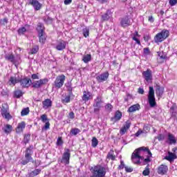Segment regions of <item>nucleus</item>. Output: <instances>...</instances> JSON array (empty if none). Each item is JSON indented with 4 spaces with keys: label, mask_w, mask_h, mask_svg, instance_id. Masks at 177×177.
<instances>
[{
    "label": "nucleus",
    "mask_w": 177,
    "mask_h": 177,
    "mask_svg": "<svg viewBox=\"0 0 177 177\" xmlns=\"http://www.w3.org/2000/svg\"><path fill=\"white\" fill-rule=\"evenodd\" d=\"M140 156H141L142 160H143V165L149 164L151 161V157L153 154L150 149L147 147H141L137 149Z\"/></svg>",
    "instance_id": "nucleus-1"
},
{
    "label": "nucleus",
    "mask_w": 177,
    "mask_h": 177,
    "mask_svg": "<svg viewBox=\"0 0 177 177\" xmlns=\"http://www.w3.org/2000/svg\"><path fill=\"white\" fill-rule=\"evenodd\" d=\"M106 167L98 165L92 168L90 177H106Z\"/></svg>",
    "instance_id": "nucleus-2"
},
{
    "label": "nucleus",
    "mask_w": 177,
    "mask_h": 177,
    "mask_svg": "<svg viewBox=\"0 0 177 177\" xmlns=\"http://www.w3.org/2000/svg\"><path fill=\"white\" fill-rule=\"evenodd\" d=\"M169 37V31L167 30H163L160 32L156 35L154 37V42L156 44H159V42H162L165 39H167Z\"/></svg>",
    "instance_id": "nucleus-3"
},
{
    "label": "nucleus",
    "mask_w": 177,
    "mask_h": 177,
    "mask_svg": "<svg viewBox=\"0 0 177 177\" xmlns=\"http://www.w3.org/2000/svg\"><path fill=\"white\" fill-rule=\"evenodd\" d=\"M32 147H29L26 149L25 151V160L21 161L22 165H26L28 162H34V159H32Z\"/></svg>",
    "instance_id": "nucleus-4"
},
{
    "label": "nucleus",
    "mask_w": 177,
    "mask_h": 177,
    "mask_svg": "<svg viewBox=\"0 0 177 177\" xmlns=\"http://www.w3.org/2000/svg\"><path fill=\"white\" fill-rule=\"evenodd\" d=\"M131 161L133 164H136L137 165H143V159H142V156L139 154V151L136 149L132 155H131Z\"/></svg>",
    "instance_id": "nucleus-5"
},
{
    "label": "nucleus",
    "mask_w": 177,
    "mask_h": 177,
    "mask_svg": "<svg viewBox=\"0 0 177 177\" xmlns=\"http://www.w3.org/2000/svg\"><path fill=\"white\" fill-rule=\"evenodd\" d=\"M148 102L150 107H156L157 102H156V97L154 96V88H153V86H149Z\"/></svg>",
    "instance_id": "nucleus-6"
},
{
    "label": "nucleus",
    "mask_w": 177,
    "mask_h": 177,
    "mask_svg": "<svg viewBox=\"0 0 177 177\" xmlns=\"http://www.w3.org/2000/svg\"><path fill=\"white\" fill-rule=\"evenodd\" d=\"M71 157V152L69 149H65L64 152L62 155V158L60 160L62 164H64V165H68L70 164V158Z\"/></svg>",
    "instance_id": "nucleus-7"
},
{
    "label": "nucleus",
    "mask_w": 177,
    "mask_h": 177,
    "mask_svg": "<svg viewBox=\"0 0 177 177\" xmlns=\"http://www.w3.org/2000/svg\"><path fill=\"white\" fill-rule=\"evenodd\" d=\"M103 100L102 99V96H97L96 99L94 100V113H99L100 111V109L103 107Z\"/></svg>",
    "instance_id": "nucleus-8"
},
{
    "label": "nucleus",
    "mask_w": 177,
    "mask_h": 177,
    "mask_svg": "<svg viewBox=\"0 0 177 177\" xmlns=\"http://www.w3.org/2000/svg\"><path fill=\"white\" fill-rule=\"evenodd\" d=\"M64 81H66V76L64 75H59L54 82L55 88L60 89L64 85Z\"/></svg>",
    "instance_id": "nucleus-9"
},
{
    "label": "nucleus",
    "mask_w": 177,
    "mask_h": 177,
    "mask_svg": "<svg viewBox=\"0 0 177 177\" xmlns=\"http://www.w3.org/2000/svg\"><path fill=\"white\" fill-rule=\"evenodd\" d=\"M1 114L3 118H6V120H12V115L9 112V106L7 105V104H2Z\"/></svg>",
    "instance_id": "nucleus-10"
},
{
    "label": "nucleus",
    "mask_w": 177,
    "mask_h": 177,
    "mask_svg": "<svg viewBox=\"0 0 177 177\" xmlns=\"http://www.w3.org/2000/svg\"><path fill=\"white\" fill-rule=\"evenodd\" d=\"M142 77L147 84L153 82V72L150 69H147L142 72Z\"/></svg>",
    "instance_id": "nucleus-11"
},
{
    "label": "nucleus",
    "mask_w": 177,
    "mask_h": 177,
    "mask_svg": "<svg viewBox=\"0 0 177 177\" xmlns=\"http://www.w3.org/2000/svg\"><path fill=\"white\" fill-rule=\"evenodd\" d=\"M176 151H177V147H174L171 149V152L168 151V154L165 157V160L169 161V162H174V160L177 159Z\"/></svg>",
    "instance_id": "nucleus-12"
},
{
    "label": "nucleus",
    "mask_w": 177,
    "mask_h": 177,
    "mask_svg": "<svg viewBox=\"0 0 177 177\" xmlns=\"http://www.w3.org/2000/svg\"><path fill=\"white\" fill-rule=\"evenodd\" d=\"M48 79H41L38 81H35L32 83V85L33 88H36L37 89L41 88L42 85H45L46 84H48Z\"/></svg>",
    "instance_id": "nucleus-13"
},
{
    "label": "nucleus",
    "mask_w": 177,
    "mask_h": 177,
    "mask_svg": "<svg viewBox=\"0 0 177 177\" xmlns=\"http://www.w3.org/2000/svg\"><path fill=\"white\" fill-rule=\"evenodd\" d=\"M168 166L167 165H160L157 168L158 175H167L168 174Z\"/></svg>",
    "instance_id": "nucleus-14"
},
{
    "label": "nucleus",
    "mask_w": 177,
    "mask_h": 177,
    "mask_svg": "<svg viewBox=\"0 0 177 177\" xmlns=\"http://www.w3.org/2000/svg\"><path fill=\"white\" fill-rule=\"evenodd\" d=\"M20 81H21V77L16 74L15 76H12L10 77V80H9L10 85H13L15 86L16 84H19Z\"/></svg>",
    "instance_id": "nucleus-15"
},
{
    "label": "nucleus",
    "mask_w": 177,
    "mask_h": 177,
    "mask_svg": "<svg viewBox=\"0 0 177 177\" xmlns=\"http://www.w3.org/2000/svg\"><path fill=\"white\" fill-rule=\"evenodd\" d=\"M166 143L168 145H176V137L171 133H168Z\"/></svg>",
    "instance_id": "nucleus-16"
},
{
    "label": "nucleus",
    "mask_w": 177,
    "mask_h": 177,
    "mask_svg": "<svg viewBox=\"0 0 177 177\" xmlns=\"http://www.w3.org/2000/svg\"><path fill=\"white\" fill-rule=\"evenodd\" d=\"M120 24L122 27H129V26H132V22L131 21V19L129 17H125L122 19L120 21Z\"/></svg>",
    "instance_id": "nucleus-17"
},
{
    "label": "nucleus",
    "mask_w": 177,
    "mask_h": 177,
    "mask_svg": "<svg viewBox=\"0 0 177 177\" xmlns=\"http://www.w3.org/2000/svg\"><path fill=\"white\" fill-rule=\"evenodd\" d=\"M29 4L34 8L35 10H40L42 8V4L37 0H30Z\"/></svg>",
    "instance_id": "nucleus-18"
},
{
    "label": "nucleus",
    "mask_w": 177,
    "mask_h": 177,
    "mask_svg": "<svg viewBox=\"0 0 177 177\" xmlns=\"http://www.w3.org/2000/svg\"><path fill=\"white\" fill-rule=\"evenodd\" d=\"M67 45V43H66L64 40H59L57 42L55 49L57 50H64V49H66V46Z\"/></svg>",
    "instance_id": "nucleus-19"
},
{
    "label": "nucleus",
    "mask_w": 177,
    "mask_h": 177,
    "mask_svg": "<svg viewBox=\"0 0 177 177\" xmlns=\"http://www.w3.org/2000/svg\"><path fill=\"white\" fill-rule=\"evenodd\" d=\"M92 99H93V95H92V93L89 92L88 91H84L83 92L82 100L84 102H88V100H91Z\"/></svg>",
    "instance_id": "nucleus-20"
},
{
    "label": "nucleus",
    "mask_w": 177,
    "mask_h": 177,
    "mask_svg": "<svg viewBox=\"0 0 177 177\" xmlns=\"http://www.w3.org/2000/svg\"><path fill=\"white\" fill-rule=\"evenodd\" d=\"M131 128V120H127L124 127H122L120 130V135H125V133Z\"/></svg>",
    "instance_id": "nucleus-21"
},
{
    "label": "nucleus",
    "mask_w": 177,
    "mask_h": 177,
    "mask_svg": "<svg viewBox=\"0 0 177 177\" xmlns=\"http://www.w3.org/2000/svg\"><path fill=\"white\" fill-rule=\"evenodd\" d=\"M107 78H109V72H105L96 77V80L99 82H104V81H107Z\"/></svg>",
    "instance_id": "nucleus-22"
},
{
    "label": "nucleus",
    "mask_w": 177,
    "mask_h": 177,
    "mask_svg": "<svg viewBox=\"0 0 177 177\" xmlns=\"http://www.w3.org/2000/svg\"><path fill=\"white\" fill-rule=\"evenodd\" d=\"M26 129V122H21L17 124L15 129L17 133H21L23 131Z\"/></svg>",
    "instance_id": "nucleus-23"
},
{
    "label": "nucleus",
    "mask_w": 177,
    "mask_h": 177,
    "mask_svg": "<svg viewBox=\"0 0 177 177\" xmlns=\"http://www.w3.org/2000/svg\"><path fill=\"white\" fill-rule=\"evenodd\" d=\"M122 118V113L120 111H117L115 113L114 117L111 118V120L113 122H117V121H120L121 118Z\"/></svg>",
    "instance_id": "nucleus-24"
},
{
    "label": "nucleus",
    "mask_w": 177,
    "mask_h": 177,
    "mask_svg": "<svg viewBox=\"0 0 177 177\" xmlns=\"http://www.w3.org/2000/svg\"><path fill=\"white\" fill-rule=\"evenodd\" d=\"M140 110V105L139 104H133L128 109V113H135V111H138Z\"/></svg>",
    "instance_id": "nucleus-25"
},
{
    "label": "nucleus",
    "mask_w": 177,
    "mask_h": 177,
    "mask_svg": "<svg viewBox=\"0 0 177 177\" xmlns=\"http://www.w3.org/2000/svg\"><path fill=\"white\" fill-rule=\"evenodd\" d=\"M43 109L46 110V109H49V107H52V100L50 99H46L42 102Z\"/></svg>",
    "instance_id": "nucleus-26"
},
{
    "label": "nucleus",
    "mask_w": 177,
    "mask_h": 177,
    "mask_svg": "<svg viewBox=\"0 0 177 177\" xmlns=\"http://www.w3.org/2000/svg\"><path fill=\"white\" fill-rule=\"evenodd\" d=\"M19 82H21V85L23 88H28L30 86V79H21V77Z\"/></svg>",
    "instance_id": "nucleus-27"
},
{
    "label": "nucleus",
    "mask_w": 177,
    "mask_h": 177,
    "mask_svg": "<svg viewBox=\"0 0 177 177\" xmlns=\"http://www.w3.org/2000/svg\"><path fill=\"white\" fill-rule=\"evenodd\" d=\"M164 93V88L163 87H160V86H158L156 87V94L158 97H162V95Z\"/></svg>",
    "instance_id": "nucleus-28"
},
{
    "label": "nucleus",
    "mask_w": 177,
    "mask_h": 177,
    "mask_svg": "<svg viewBox=\"0 0 177 177\" xmlns=\"http://www.w3.org/2000/svg\"><path fill=\"white\" fill-rule=\"evenodd\" d=\"M71 100V97L70 95H63L62 97V103L64 104H67V103H70Z\"/></svg>",
    "instance_id": "nucleus-29"
},
{
    "label": "nucleus",
    "mask_w": 177,
    "mask_h": 177,
    "mask_svg": "<svg viewBox=\"0 0 177 177\" xmlns=\"http://www.w3.org/2000/svg\"><path fill=\"white\" fill-rule=\"evenodd\" d=\"M13 129V127L10 124H4L3 131L5 133H10Z\"/></svg>",
    "instance_id": "nucleus-30"
},
{
    "label": "nucleus",
    "mask_w": 177,
    "mask_h": 177,
    "mask_svg": "<svg viewBox=\"0 0 177 177\" xmlns=\"http://www.w3.org/2000/svg\"><path fill=\"white\" fill-rule=\"evenodd\" d=\"M110 17H111V11L110 10H108L105 14L102 15V19L104 21H107Z\"/></svg>",
    "instance_id": "nucleus-31"
},
{
    "label": "nucleus",
    "mask_w": 177,
    "mask_h": 177,
    "mask_svg": "<svg viewBox=\"0 0 177 177\" xmlns=\"http://www.w3.org/2000/svg\"><path fill=\"white\" fill-rule=\"evenodd\" d=\"M92 60V55L91 54H86L83 56L82 62L84 63H89Z\"/></svg>",
    "instance_id": "nucleus-32"
},
{
    "label": "nucleus",
    "mask_w": 177,
    "mask_h": 177,
    "mask_svg": "<svg viewBox=\"0 0 177 177\" xmlns=\"http://www.w3.org/2000/svg\"><path fill=\"white\" fill-rule=\"evenodd\" d=\"M106 158H108V160H112V161H114V160H115V156H114L113 150H110L106 156Z\"/></svg>",
    "instance_id": "nucleus-33"
},
{
    "label": "nucleus",
    "mask_w": 177,
    "mask_h": 177,
    "mask_svg": "<svg viewBox=\"0 0 177 177\" xmlns=\"http://www.w3.org/2000/svg\"><path fill=\"white\" fill-rule=\"evenodd\" d=\"M44 30H45V28L44 27V24H39L37 25V30L38 34H44L45 32H44Z\"/></svg>",
    "instance_id": "nucleus-34"
},
{
    "label": "nucleus",
    "mask_w": 177,
    "mask_h": 177,
    "mask_svg": "<svg viewBox=\"0 0 177 177\" xmlns=\"http://www.w3.org/2000/svg\"><path fill=\"white\" fill-rule=\"evenodd\" d=\"M5 59L11 63H15V55L13 54H8L5 56Z\"/></svg>",
    "instance_id": "nucleus-35"
},
{
    "label": "nucleus",
    "mask_w": 177,
    "mask_h": 177,
    "mask_svg": "<svg viewBox=\"0 0 177 177\" xmlns=\"http://www.w3.org/2000/svg\"><path fill=\"white\" fill-rule=\"evenodd\" d=\"M39 39L41 44H45V41H46V36L45 35V33H39Z\"/></svg>",
    "instance_id": "nucleus-36"
},
{
    "label": "nucleus",
    "mask_w": 177,
    "mask_h": 177,
    "mask_svg": "<svg viewBox=\"0 0 177 177\" xmlns=\"http://www.w3.org/2000/svg\"><path fill=\"white\" fill-rule=\"evenodd\" d=\"M15 97H17V99H19L23 96V92L21 90H17L14 92Z\"/></svg>",
    "instance_id": "nucleus-37"
},
{
    "label": "nucleus",
    "mask_w": 177,
    "mask_h": 177,
    "mask_svg": "<svg viewBox=\"0 0 177 177\" xmlns=\"http://www.w3.org/2000/svg\"><path fill=\"white\" fill-rule=\"evenodd\" d=\"M39 50V47L38 46H34L31 49H30V55H35Z\"/></svg>",
    "instance_id": "nucleus-38"
},
{
    "label": "nucleus",
    "mask_w": 177,
    "mask_h": 177,
    "mask_svg": "<svg viewBox=\"0 0 177 177\" xmlns=\"http://www.w3.org/2000/svg\"><path fill=\"white\" fill-rule=\"evenodd\" d=\"M99 145V141L97 140V138L96 137H93L91 140V146L92 147H96Z\"/></svg>",
    "instance_id": "nucleus-39"
},
{
    "label": "nucleus",
    "mask_w": 177,
    "mask_h": 177,
    "mask_svg": "<svg viewBox=\"0 0 177 177\" xmlns=\"http://www.w3.org/2000/svg\"><path fill=\"white\" fill-rule=\"evenodd\" d=\"M80 132H81V130H80L77 128H75V129H71V135H78V133H80Z\"/></svg>",
    "instance_id": "nucleus-40"
},
{
    "label": "nucleus",
    "mask_w": 177,
    "mask_h": 177,
    "mask_svg": "<svg viewBox=\"0 0 177 177\" xmlns=\"http://www.w3.org/2000/svg\"><path fill=\"white\" fill-rule=\"evenodd\" d=\"M30 113V108H24L21 112V115H27Z\"/></svg>",
    "instance_id": "nucleus-41"
},
{
    "label": "nucleus",
    "mask_w": 177,
    "mask_h": 177,
    "mask_svg": "<svg viewBox=\"0 0 177 177\" xmlns=\"http://www.w3.org/2000/svg\"><path fill=\"white\" fill-rule=\"evenodd\" d=\"M142 175H144V176L150 175V169L149 168V165H147L145 167V169L142 171Z\"/></svg>",
    "instance_id": "nucleus-42"
},
{
    "label": "nucleus",
    "mask_w": 177,
    "mask_h": 177,
    "mask_svg": "<svg viewBox=\"0 0 177 177\" xmlns=\"http://www.w3.org/2000/svg\"><path fill=\"white\" fill-rule=\"evenodd\" d=\"M83 35L85 37V38H87V37H89V28H84L83 29Z\"/></svg>",
    "instance_id": "nucleus-43"
},
{
    "label": "nucleus",
    "mask_w": 177,
    "mask_h": 177,
    "mask_svg": "<svg viewBox=\"0 0 177 177\" xmlns=\"http://www.w3.org/2000/svg\"><path fill=\"white\" fill-rule=\"evenodd\" d=\"M42 122H49V119H48V115L46 114H43L40 117Z\"/></svg>",
    "instance_id": "nucleus-44"
},
{
    "label": "nucleus",
    "mask_w": 177,
    "mask_h": 177,
    "mask_svg": "<svg viewBox=\"0 0 177 177\" xmlns=\"http://www.w3.org/2000/svg\"><path fill=\"white\" fill-rule=\"evenodd\" d=\"M48 129H50V123H49V122L45 123L44 127L42 128V131H48Z\"/></svg>",
    "instance_id": "nucleus-45"
},
{
    "label": "nucleus",
    "mask_w": 177,
    "mask_h": 177,
    "mask_svg": "<svg viewBox=\"0 0 177 177\" xmlns=\"http://www.w3.org/2000/svg\"><path fill=\"white\" fill-rule=\"evenodd\" d=\"M8 18L0 19V26H6V24H8Z\"/></svg>",
    "instance_id": "nucleus-46"
},
{
    "label": "nucleus",
    "mask_w": 177,
    "mask_h": 177,
    "mask_svg": "<svg viewBox=\"0 0 177 177\" xmlns=\"http://www.w3.org/2000/svg\"><path fill=\"white\" fill-rule=\"evenodd\" d=\"M26 31H27V29H26L24 27H22L18 30V34L19 35H23Z\"/></svg>",
    "instance_id": "nucleus-47"
},
{
    "label": "nucleus",
    "mask_w": 177,
    "mask_h": 177,
    "mask_svg": "<svg viewBox=\"0 0 177 177\" xmlns=\"http://www.w3.org/2000/svg\"><path fill=\"white\" fill-rule=\"evenodd\" d=\"M105 109L106 110V111H112L113 105H111V104H106L105 105Z\"/></svg>",
    "instance_id": "nucleus-48"
},
{
    "label": "nucleus",
    "mask_w": 177,
    "mask_h": 177,
    "mask_svg": "<svg viewBox=\"0 0 177 177\" xmlns=\"http://www.w3.org/2000/svg\"><path fill=\"white\" fill-rule=\"evenodd\" d=\"M62 145H63V140L62 139V137H59L57 140V145L62 146Z\"/></svg>",
    "instance_id": "nucleus-49"
},
{
    "label": "nucleus",
    "mask_w": 177,
    "mask_h": 177,
    "mask_svg": "<svg viewBox=\"0 0 177 177\" xmlns=\"http://www.w3.org/2000/svg\"><path fill=\"white\" fill-rule=\"evenodd\" d=\"M169 3L171 6H175L177 3V0H169Z\"/></svg>",
    "instance_id": "nucleus-50"
},
{
    "label": "nucleus",
    "mask_w": 177,
    "mask_h": 177,
    "mask_svg": "<svg viewBox=\"0 0 177 177\" xmlns=\"http://www.w3.org/2000/svg\"><path fill=\"white\" fill-rule=\"evenodd\" d=\"M125 167V164L124 163V161L120 162V165L118 167V169H124Z\"/></svg>",
    "instance_id": "nucleus-51"
},
{
    "label": "nucleus",
    "mask_w": 177,
    "mask_h": 177,
    "mask_svg": "<svg viewBox=\"0 0 177 177\" xmlns=\"http://www.w3.org/2000/svg\"><path fill=\"white\" fill-rule=\"evenodd\" d=\"M69 118H71V120H74V118H75V114L74 113V112L71 111L69 113Z\"/></svg>",
    "instance_id": "nucleus-52"
},
{
    "label": "nucleus",
    "mask_w": 177,
    "mask_h": 177,
    "mask_svg": "<svg viewBox=\"0 0 177 177\" xmlns=\"http://www.w3.org/2000/svg\"><path fill=\"white\" fill-rule=\"evenodd\" d=\"M164 139H165V136L163 134H159L158 136V140H164Z\"/></svg>",
    "instance_id": "nucleus-53"
},
{
    "label": "nucleus",
    "mask_w": 177,
    "mask_h": 177,
    "mask_svg": "<svg viewBox=\"0 0 177 177\" xmlns=\"http://www.w3.org/2000/svg\"><path fill=\"white\" fill-rule=\"evenodd\" d=\"M40 173H41V170H39L38 169H37L32 171L33 175H35V176H37V175H39V174H40Z\"/></svg>",
    "instance_id": "nucleus-54"
},
{
    "label": "nucleus",
    "mask_w": 177,
    "mask_h": 177,
    "mask_svg": "<svg viewBox=\"0 0 177 177\" xmlns=\"http://www.w3.org/2000/svg\"><path fill=\"white\" fill-rule=\"evenodd\" d=\"M32 80H39V77L38 76L37 74H32L31 76Z\"/></svg>",
    "instance_id": "nucleus-55"
},
{
    "label": "nucleus",
    "mask_w": 177,
    "mask_h": 177,
    "mask_svg": "<svg viewBox=\"0 0 177 177\" xmlns=\"http://www.w3.org/2000/svg\"><path fill=\"white\" fill-rule=\"evenodd\" d=\"M144 54H145L146 55H150V50L149 49V48H144Z\"/></svg>",
    "instance_id": "nucleus-56"
},
{
    "label": "nucleus",
    "mask_w": 177,
    "mask_h": 177,
    "mask_svg": "<svg viewBox=\"0 0 177 177\" xmlns=\"http://www.w3.org/2000/svg\"><path fill=\"white\" fill-rule=\"evenodd\" d=\"M133 41H135L138 45H140V40L136 37H133Z\"/></svg>",
    "instance_id": "nucleus-57"
},
{
    "label": "nucleus",
    "mask_w": 177,
    "mask_h": 177,
    "mask_svg": "<svg viewBox=\"0 0 177 177\" xmlns=\"http://www.w3.org/2000/svg\"><path fill=\"white\" fill-rule=\"evenodd\" d=\"M124 169L127 172H132V171H133V169L129 167H125Z\"/></svg>",
    "instance_id": "nucleus-58"
},
{
    "label": "nucleus",
    "mask_w": 177,
    "mask_h": 177,
    "mask_svg": "<svg viewBox=\"0 0 177 177\" xmlns=\"http://www.w3.org/2000/svg\"><path fill=\"white\" fill-rule=\"evenodd\" d=\"M158 56L160 57V59H162V60H164L165 59V57H167V56L164 54H162V53H160L158 54Z\"/></svg>",
    "instance_id": "nucleus-59"
},
{
    "label": "nucleus",
    "mask_w": 177,
    "mask_h": 177,
    "mask_svg": "<svg viewBox=\"0 0 177 177\" xmlns=\"http://www.w3.org/2000/svg\"><path fill=\"white\" fill-rule=\"evenodd\" d=\"M148 21L150 22V23H154V18L153 17V16H150L148 17Z\"/></svg>",
    "instance_id": "nucleus-60"
},
{
    "label": "nucleus",
    "mask_w": 177,
    "mask_h": 177,
    "mask_svg": "<svg viewBox=\"0 0 177 177\" xmlns=\"http://www.w3.org/2000/svg\"><path fill=\"white\" fill-rule=\"evenodd\" d=\"M64 2V5H70V3L73 2V0H65Z\"/></svg>",
    "instance_id": "nucleus-61"
},
{
    "label": "nucleus",
    "mask_w": 177,
    "mask_h": 177,
    "mask_svg": "<svg viewBox=\"0 0 177 177\" xmlns=\"http://www.w3.org/2000/svg\"><path fill=\"white\" fill-rule=\"evenodd\" d=\"M143 133V131L142 130H138V132L136 133V136H139Z\"/></svg>",
    "instance_id": "nucleus-62"
},
{
    "label": "nucleus",
    "mask_w": 177,
    "mask_h": 177,
    "mask_svg": "<svg viewBox=\"0 0 177 177\" xmlns=\"http://www.w3.org/2000/svg\"><path fill=\"white\" fill-rule=\"evenodd\" d=\"M138 93H140V95H143V93H145V90H143V88H138Z\"/></svg>",
    "instance_id": "nucleus-63"
},
{
    "label": "nucleus",
    "mask_w": 177,
    "mask_h": 177,
    "mask_svg": "<svg viewBox=\"0 0 177 177\" xmlns=\"http://www.w3.org/2000/svg\"><path fill=\"white\" fill-rule=\"evenodd\" d=\"M144 39L146 42L150 39V37L149 35L144 36Z\"/></svg>",
    "instance_id": "nucleus-64"
}]
</instances>
